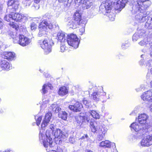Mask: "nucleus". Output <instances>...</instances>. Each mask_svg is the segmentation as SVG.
<instances>
[{
  "label": "nucleus",
  "instance_id": "4",
  "mask_svg": "<svg viewBox=\"0 0 152 152\" xmlns=\"http://www.w3.org/2000/svg\"><path fill=\"white\" fill-rule=\"evenodd\" d=\"M140 8L139 7L133 6L132 12L133 14H137L135 16V19L136 21L140 23L143 22L146 19L147 20V17L149 16H147V12L145 10H141L140 9Z\"/></svg>",
  "mask_w": 152,
  "mask_h": 152
},
{
  "label": "nucleus",
  "instance_id": "7",
  "mask_svg": "<svg viewBox=\"0 0 152 152\" xmlns=\"http://www.w3.org/2000/svg\"><path fill=\"white\" fill-rule=\"evenodd\" d=\"M66 41L69 45L76 48L78 47L80 40L75 34H72L68 35Z\"/></svg>",
  "mask_w": 152,
  "mask_h": 152
},
{
  "label": "nucleus",
  "instance_id": "5",
  "mask_svg": "<svg viewBox=\"0 0 152 152\" xmlns=\"http://www.w3.org/2000/svg\"><path fill=\"white\" fill-rule=\"evenodd\" d=\"M39 139L41 142H42L45 148L52 147L53 146V142L51 138L49 132L48 131L46 132V134L42 133L41 131L39 134Z\"/></svg>",
  "mask_w": 152,
  "mask_h": 152
},
{
  "label": "nucleus",
  "instance_id": "13",
  "mask_svg": "<svg viewBox=\"0 0 152 152\" xmlns=\"http://www.w3.org/2000/svg\"><path fill=\"white\" fill-rule=\"evenodd\" d=\"M75 3L81 4L83 9H86L90 8L92 5L93 0H75Z\"/></svg>",
  "mask_w": 152,
  "mask_h": 152
},
{
  "label": "nucleus",
  "instance_id": "15",
  "mask_svg": "<svg viewBox=\"0 0 152 152\" xmlns=\"http://www.w3.org/2000/svg\"><path fill=\"white\" fill-rule=\"evenodd\" d=\"M141 145L143 146L148 147L152 145V135L145 136L140 142Z\"/></svg>",
  "mask_w": 152,
  "mask_h": 152
},
{
  "label": "nucleus",
  "instance_id": "28",
  "mask_svg": "<svg viewBox=\"0 0 152 152\" xmlns=\"http://www.w3.org/2000/svg\"><path fill=\"white\" fill-rule=\"evenodd\" d=\"M48 88L51 89L53 88L51 84L48 83L44 84L42 87V93L43 94H45L47 93Z\"/></svg>",
  "mask_w": 152,
  "mask_h": 152
},
{
  "label": "nucleus",
  "instance_id": "31",
  "mask_svg": "<svg viewBox=\"0 0 152 152\" xmlns=\"http://www.w3.org/2000/svg\"><path fill=\"white\" fill-rule=\"evenodd\" d=\"M7 12L10 13V14L6 15L4 17V20L7 22H11V20H13L12 12H10L9 11H7Z\"/></svg>",
  "mask_w": 152,
  "mask_h": 152
},
{
  "label": "nucleus",
  "instance_id": "41",
  "mask_svg": "<svg viewBox=\"0 0 152 152\" xmlns=\"http://www.w3.org/2000/svg\"><path fill=\"white\" fill-rule=\"evenodd\" d=\"M86 23V21H84V22H83L84 25H83V27L80 29V32L81 33V35L85 31V28L84 26H85Z\"/></svg>",
  "mask_w": 152,
  "mask_h": 152
},
{
  "label": "nucleus",
  "instance_id": "42",
  "mask_svg": "<svg viewBox=\"0 0 152 152\" xmlns=\"http://www.w3.org/2000/svg\"><path fill=\"white\" fill-rule=\"evenodd\" d=\"M69 142L72 144H75L76 143L75 139L72 136L69 137Z\"/></svg>",
  "mask_w": 152,
  "mask_h": 152
},
{
  "label": "nucleus",
  "instance_id": "57",
  "mask_svg": "<svg viewBox=\"0 0 152 152\" xmlns=\"http://www.w3.org/2000/svg\"><path fill=\"white\" fill-rule=\"evenodd\" d=\"M40 0H34V2L36 3H38L40 1Z\"/></svg>",
  "mask_w": 152,
  "mask_h": 152
},
{
  "label": "nucleus",
  "instance_id": "54",
  "mask_svg": "<svg viewBox=\"0 0 152 152\" xmlns=\"http://www.w3.org/2000/svg\"><path fill=\"white\" fill-rule=\"evenodd\" d=\"M3 25V23L0 20V29H1L2 28Z\"/></svg>",
  "mask_w": 152,
  "mask_h": 152
},
{
  "label": "nucleus",
  "instance_id": "14",
  "mask_svg": "<svg viewBox=\"0 0 152 152\" xmlns=\"http://www.w3.org/2000/svg\"><path fill=\"white\" fill-rule=\"evenodd\" d=\"M72 104L69 106V108L73 111L77 112L80 111L83 108L82 105L79 102L74 101Z\"/></svg>",
  "mask_w": 152,
  "mask_h": 152
},
{
  "label": "nucleus",
  "instance_id": "51",
  "mask_svg": "<svg viewBox=\"0 0 152 152\" xmlns=\"http://www.w3.org/2000/svg\"><path fill=\"white\" fill-rule=\"evenodd\" d=\"M145 87V85L144 84H142L140 86V88L138 90H137V89H136V90L137 91H138L140 90L141 89H143Z\"/></svg>",
  "mask_w": 152,
  "mask_h": 152
},
{
  "label": "nucleus",
  "instance_id": "43",
  "mask_svg": "<svg viewBox=\"0 0 152 152\" xmlns=\"http://www.w3.org/2000/svg\"><path fill=\"white\" fill-rule=\"evenodd\" d=\"M56 104H53L50 107V108L53 111L55 112L56 111V107L57 106Z\"/></svg>",
  "mask_w": 152,
  "mask_h": 152
},
{
  "label": "nucleus",
  "instance_id": "1",
  "mask_svg": "<svg viewBox=\"0 0 152 152\" xmlns=\"http://www.w3.org/2000/svg\"><path fill=\"white\" fill-rule=\"evenodd\" d=\"M148 116L145 113L140 114L138 117L139 124L133 123L130 126L131 129H133L136 133L132 136V139L140 138L145 135L149 132L150 125L147 123Z\"/></svg>",
  "mask_w": 152,
  "mask_h": 152
},
{
  "label": "nucleus",
  "instance_id": "3",
  "mask_svg": "<svg viewBox=\"0 0 152 152\" xmlns=\"http://www.w3.org/2000/svg\"><path fill=\"white\" fill-rule=\"evenodd\" d=\"M92 132H96L99 134L100 140H102L104 137L107 130L105 125L101 123H96L91 121L90 123Z\"/></svg>",
  "mask_w": 152,
  "mask_h": 152
},
{
  "label": "nucleus",
  "instance_id": "37",
  "mask_svg": "<svg viewBox=\"0 0 152 152\" xmlns=\"http://www.w3.org/2000/svg\"><path fill=\"white\" fill-rule=\"evenodd\" d=\"M42 117L41 116L38 117L37 116H35V119L36 120L37 125L39 126L40 124L41 121L42 119Z\"/></svg>",
  "mask_w": 152,
  "mask_h": 152
},
{
  "label": "nucleus",
  "instance_id": "23",
  "mask_svg": "<svg viewBox=\"0 0 152 152\" xmlns=\"http://www.w3.org/2000/svg\"><path fill=\"white\" fill-rule=\"evenodd\" d=\"M57 38L58 42L61 43L65 42L66 39L64 33L62 31L59 32L57 35Z\"/></svg>",
  "mask_w": 152,
  "mask_h": 152
},
{
  "label": "nucleus",
  "instance_id": "48",
  "mask_svg": "<svg viewBox=\"0 0 152 152\" xmlns=\"http://www.w3.org/2000/svg\"><path fill=\"white\" fill-rule=\"evenodd\" d=\"M128 46V42L127 43H123L122 44L121 47L122 48H124L125 47H127Z\"/></svg>",
  "mask_w": 152,
  "mask_h": 152
},
{
  "label": "nucleus",
  "instance_id": "39",
  "mask_svg": "<svg viewBox=\"0 0 152 152\" xmlns=\"http://www.w3.org/2000/svg\"><path fill=\"white\" fill-rule=\"evenodd\" d=\"M23 3L24 6L26 7H29L31 4V2L29 0L25 1Z\"/></svg>",
  "mask_w": 152,
  "mask_h": 152
},
{
  "label": "nucleus",
  "instance_id": "58",
  "mask_svg": "<svg viewBox=\"0 0 152 152\" xmlns=\"http://www.w3.org/2000/svg\"><path fill=\"white\" fill-rule=\"evenodd\" d=\"M143 60H141L140 61V64L141 65H142L143 64Z\"/></svg>",
  "mask_w": 152,
  "mask_h": 152
},
{
  "label": "nucleus",
  "instance_id": "19",
  "mask_svg": "<svg viewBox=\"0 0 152 152\" xmlns=\"http://www.w3.org/2000/svg\"><path fill=\"white\" fill-rule=\"evenodd\" d=\"M52 116L51 113L49 112L46 114L44 120H43L41 124L42 128H44L47 126L49 123Z\"/></svg>",
  "mask_w": 152,
  "mask_h": 152
},
{
  "label": "nucleus",
  "instance_id": "2",
  "mask_svg": "<svg viewBox=\"0 0 152 152\" xmlns=\"http://www.w3.org/2000/svg\"><path fill=\"white\" fill-rule=\"evenodd\" d=\"M100 118L99 114L96 111L92 110L88 111V113H86L84 115H79L75 117L76 121L79 126H81L84 122H88L90 123L91 121H94V119L92 118L95 119H99Z\"/></svg>",
  "mask_w": 152,
  "mask_h": 152
},
{
  "label": "nucleus",
  "instance_id": "32",
  "mask_svg": "<svg viewBox=\"0 0 152 152\" xmlns=\"http://www.w3.org/2000/svg\"><path fill=\"white\" fill-rule=\"evenodd\" d=\"M72 20L69 21L67 26L69 28L74 29L76 28V26L78 25L76 22Z\"/></svg>",
  "mask_w": 152,
  "mask_h": 152
},
{
  "label": "nucleus",
  "instance_id": "30",
  "mask_svg": "<svg viewBox=\"0 0 152 152\" xmlns=\"http://www.w3.org/2000/svg\"><path fill=\"white\" fill-rule=\"evenodd\" d=\"M151 50L150 53L151 57L150 60L148 61L146 64V66L148 67H152V45L151 46ZM150 73L152 75V68L150 69Z\"/></svg>",
  "mask_w": 152,
  "mask_h": 152
},
{
  "label": "nucleus",
  "instance_id": "61",
  "mask_svg": "<svg viewBox=\"0 0 152 152\" xmlns=\"http://www.w3.org/2000/svg\"><path fill=\"white\" fill-rule=\"evenodd\" d=\"M2 5L0 4V11H1V10H2Z\"/></svg>",
  "mask_w": 152,
  "mask_h": 152
},
{
  "label": "nucleus",
  "instance_id": "27",
  "mask_svg": "<svg viewBox=\"0 0 152 152\" xmlns=\"http://www.w3.org/2000/svg\"><path fill=\"white\" fill-rule=\"evenodd\" d=\"M147 20L145 24V28L149 29H152V18L149 16L147 17Z\"/></svg>",
  "mask_w": 152,
  "mask_h": 152
},
{
  "label": "nucleus",
  "instance_id": "24",
  "mask_svg": "<svg viewBox=\"0 0 152 152\" xmlns=\"http://www.w3.org/2000/svg\"><path fill=\"white\" fill-rule=\"evenodd\" d=\"M15 54L13 52H5L3 58L4 59H7L9 60H12L15 57Z\"/></svg>",
  "mask_w": 152,
  "mask_h": 152
},
{
  "label": "nucleus",
  "instance_id": "6",
  "mask_svg": "<svg viewBox=\"0 0 152 152\" xmlns=\"http://www.w3.org/2000/svg\"><path fill=\"white\" fill-rule=\"evenodd\" d=\"M47 28L51 29L53 28V25L50 21L44 20L42 21L39 26V32L38 34L39 37L44 36L46 34Z\"/></svg>",
  "mask_w": 152,
  "mask_h": 152
},
{
  "label": "nucleus",
  "instance_id": "52",
  "mask_svg": "<svg viewBox=\"0 0 152 152\" xmlns=\"http://www.w3.org/2000/svg\"><path fill=\"white\" fill-rule=\"evenodd\" d=\"M69 0H65L64 2V6L65 7L68 6V1Z\"/></svg>",
  "mask_w": 152,
  "mask_h": 152
},
{
  "label": "nucleus",
  "instance_id": "26",
  "mask_svg": "<svg viewBox=\"0 0 152 152\" xmlns=\"http://www.w3.org/2000/svg\"><path fill=\"white\" fill-rule=\"evenodd\" d=\"M68 93V90L67 88L65 87H62L59 88L58 94L59 95L64 96L66 94Z\"/></svg>",
  "mask_w": 152,
  "mask_h": 152
},
{
  "label": "nucleus",
  "instance_id": "18",
  "mask_svg": "<svg viewBox=\"0 0 152 152\" xmlns=\"http://www.w3.org/2000/svg\"><path fill=\"white\" fill-rule=\"evenodd\" d=\"M27 19L26 17L23 15L19 13L12 12V19L15 21L20 22L23 19L26 20Z\"/></svg>",
  "mask_w": 152,
  "mask_h": 152
},
{
  "label": "nucleus",
  "instance_id": "62",
  "mask_svg": "<svg viewBox=\"0 0 152 152\" xmlns=\"http://www.w3.org/2000/svg\"><path fill=\"white\" fill-rule=\"evenodd\" d=\"M87 152H93L91 150H89L87 151Z\"/></svg>",
  "mask_w": 152,
  "mask_h": 152
},
{
  "label": "nucleus",
  "instance_id": "59",
  "mask_svg": "<svg viewBox=\"0 0 152 152\" xmlns=\"http://www.w3.org/2000/svg\"><path fill=\"white\" fill-rule=\"evenodd\" d=\"M150 111L152 112V104L151 105V106L150 107Z\"/></svg>",
  "mask_w": 152,
  "mask_h": 152
},
{
  "label": "nucleus",
  "instance_id": "25",
  "mask_svg": "<svg viewBox=\"0 0 152 152\" xmlns=\"http://www.w3.org/2000/svg\"><path fill=\"white\" fill-rule=\"evenodd\" d=\"M74 19L72 20H75L74 21L76 22L78 25L80 24L81 23H83V20L81 19V16L79 13L76 12L74 14Z\"/></svg>",
  "mask_w": 152,
  "mask_h": 152
},
{
  "label": "nucleus",
  "instance_id": "60",
  "mask_svg": "<svg viewBox=\"0 0 152 152\" xmlns=\"http://www.w3.org/2000/svg\"><path fill=\"white\" fill-rule=\"evenodd\" d=\"M48 152H57L56 151L54 150H51L49 151Z\"/></svg>",
  "mask_w": 152,
  "mask_h": 152
},
{
  "label": "nucleus",
  "instance_id": "22",
  "mask_svg": "<svg viewBox=\"0 0 152 152\" xmlns=\"http://www.w3.org/2000/svg\"><path fill=\"white\" fill-rule=\"evenodd\" d=\"M10 68V65L9 62L4 60H1L0 64V72L3 69L8 70Z\"/></svg>",
  "mask_w": 152,
  "mask_h": 152
},
{
  "label": "nucleus",
  "instance_id": "36",
  "mask_svg": "<svg viewBox=\"0 0 152 152\" xmlns=\"http://www.w3.org/2000/svg\"><path fill=\"white\" fill-rule=\"evenodd\" d=\"M65 42H63V43H61L60 47V51L61 52H64L65 50L66 47L65 46Z\"/></svg>",
  "mask_w": 152,
  "mask_h": 152
},
{
  "label": "nucleus",
  "instance_id": "34",
  "mask_svg": "<svg viewBox=\"0 0 152 152\" xmlns=\"http://www.w3.org/2000/svg\"><path fill=\"white\" fill-rule=\"evenodd\" d=\"M9 35L13 39V42L14 40L17 39V38L18 37V36H17L16 32H11L9 33Z\"/></svg>",
  "mask_w": 152,
  "mask_h": 152
},
{
  "label": "nucleus",
  "instance_id": "49",
  "mask_svg": "<svg viewBox=\"0 0 152 152\" xmlns=\"http://www.w3.org/2000/svg\"><path fill=\"white\" fill-rule=\"evenodd\" d=\"M55 126L53 124H51L50 126V128L51 129L52 131V133H53V131L55 130Z\"/></svg>",
  "mask_w": 152,
  "mask_h": 152
},
{
  "label": "nucleus",
  "instance_id": "55",
  "mask_svg": "<svg viewBox=\"0 0 152 152\" xmlns=\"http://www.w3.org/2000/svg\"><path fill=\"white\" fill-rule=\"evenodd\" d=\"M3 152H13L12 150L10 149H7Z\"/></svg>",
  "mask_w": 152,
  "mask_h": 152
},
{
  "label": "nucleus",
  "instance_id": "29",
  "mask_svg": "<svg viewBox=\"0 0 152 152\" xmlns=\"http://www.w3.org/2000/svg\"><path fill=\"white\" fill-rule=\"evenodd\" d=\"M99 146L104 148H110V142L109 141L107 140L103 141L100 143Z\"/></svg>",
  "mask_w": 152,
  "mask_h": 152
},
{
  "label": "nucleus",
  "instance_id": "11",
  "mask_svg": "<svg viewBox=\"0 0 152 152\" xmlns=\"http://www.w3.org/2000/svg\"><path fill=\"white\" fill-rule=\"evenodd\" d=\"M137 5L136 7H140V9L145 10L148 8L151 4V2L149 0H137Z\"/></svg>",
  "mask_w": 152,
  "mask_h": 152
},
{
  "label": "nucleus",
  "instance_id": "38",
  "mask_svg": "<svg viewBox=\"0 0 152 152\" xmlns=\"http://www.w3.org/2000/svg\"><path fill=\"white\" fill-rule=\"evenodd\" d=\"M146 40L147 39H145L143 40H142L139 42V45L142 46L146 45L148 43V42Z\"/></svg>",
  "mask_w": 152,
  "mask_h": 152
},
{
  "label": "nucleus",
  "instance_id": "47",
  "mask_svg": "<svg viewBox=\"0 0 152 152\" xmlns=\"http://www.w3.org/2000/svg\"><path fill=\"white\" fill-rule=\"evenodd\" d=\"M9 24L10 25H12V28H15L16 30H18V26L14 25L13 22L12 23V24H11L10 23Z\"/></svg>",
  "mask_w": 152,
  "mask_h": 152
},
{
  "label": "nucleus",
  "instance_id": "33",
  "mask_svg": "<svg viewBox=\"0 0 152 152\" xmlns=\"http://www.w3.org/2000/svg\"><path fill=\"white\" fill-rule=\"evenodd\" d=\"M58 116L63 120H66L67 119V113L65 111H61L59 113Z\"/></svg>",
  "mask_w": 152,
  "mask_h": 152
},
{
  "label": "nucleus",
  "instance_id": "45",
  "mask_svg": "<svg viewBox=\"0 0 152 152\" xmlns=\"http://www.w3.org/2000/svg\"><path fill=\"white\" fill-rule=\"evenodd\" d=\"M48 103V101H47L45 103L42 104L40 106L41 109H44L47 106V103Z\"/></svg>",
  "mask_w": 152,
  "mask_h": 152
},
{
  "label": "nucleus",
  "instance_id": "64",
  "mask_svg": "<svg viewBox=\"0 0 152 152\" xmlns=\"http://www.w3.org/2000/svg\"><path fill=\"white\" fill-rule=\"evenodd\" d=\"M143 56V55H142L141 56V57L142 58V56Z\"/></svg>",
  "mask_w": 152,
  "mask_h": 152
},
{
  "label": "nucleus",
  "instance_id": "9",
  "mask_svg": "<svg viewBox=\"0 0 152 152\" xmlns=\"http://www.w3.org/2000/svg\"><path fill=\"white\" fill-rule=\"evenodd\" d=\"M17 39L14 40V43H18L21 46H25L28 45L30 42L31 40L23 35L20 34Z\"/></svg>",
  "mask_w": 152,
  "mask_h": 152
},
{
  "label": "nucleus",
  "instance_id": "17",
  "mask_svg": "<svg viewBox=\"0 0 152 152\" xmlns=\"http://www.w3.org/2000/svg\"><path fill=\"white\" fill-rule=\"evenodd\" d=\"M101 90V91L94 92L92 94L93 99L95 101H99L101 99L102 95L103 96L106 95V93L103 92V88Z\"/></svg>",
  "mask_w": 152,
  "mask_h": 152
},
{
  "label": "nucleus",
  "instance_id": "8",
  "mask_svg": "<svg viewBox=\"0 0 152 152\" xmlns=\"http://www.w3.org/2000/svg\"><path fill=\"white\" fill-rule=\"evenodd\" d=\"M53 45L52 40L45 39L43 41L42 44H40V46L44 50L45 54H47L51 52L52 46Z\"/></svg>",
  "mask_w": 152,
  "mask_h": 152
},
{
  "label": "nucleus",
  "instance_id": "63",
  "mask_svg": "<svg viewBox=\"0 0 152 152\" xmlns=\"http://www.w3.org/2000/svg\"><path fill=\"white\" fill-rule=\"evenodd\" d=\"M149 75H150V73H148L147 74V77H148V76H149Z\"/></svg>",
  "mask_w": 152,
  "mask_h": 152
},
{
  "label": "nucleus",
  "instance_id": "50",
  "mask_svg": "<svg viewBox=\"0 0 152 152\" xmlns=\"http://www.w3.org/2000/svg\"><path fill=\"white\" fill-rule=\"evenodd\" d=\"M57 152H63V150L60 147H58L57 149Z\"/></svg>",
  "mask_w": 152,
  "mask_h": 152
},
{
  "label": "nucleus",
  "instance_id": "20",
  "mask_svg": "<svg viewBox=\"0 0 152 152\" xmlns=\"http://www.w3.org/2000/svg\"><path fill=\"white\" fill-rule=\"evenodd\" d=\"M134 0H119L116 2L117 7L120 9L123 8L125 6V4L127 2L132 3Z\"/></svg>",
  "mask_w": 152,
  "mask_h": 152
},
{
  "label": "nucleus",
  "instance_id": "44",
  "mask_svg": "<svg viewBox=\"0 0 152 152\" xmlns=\"http://www.w3.org/2000/svg\"><path fill=\"white\" fill-rule=\"evenodd\" d=\"M83 104L86 106L87 107H88L89 105V102L86 100L85 99H84L83 100Z\"/></svg>",
  "mask_w": 152,
  "mask_h": 152
},
{
  "label": "nucleus",
  "instance_id": "16",
  "mask_svg": "<svg viewBox=\"0 0 152 152\" xmlns=\"http://www.w3.org/2000/svg\"><path fill=\"white\" fill-rule=\"evenodd\" d=\"M141 98L144 101L152 102V89L150 90L143 93L141 96Z\"/></svg>",
  "mask_w": 152,
  "mask_h": 152
},
{
  "label": "nucleus",
  "instance_id": "56",
  "mask_svg": "<svg viewBox=\"0 0 152 152\" xmlns=\"http://www.w3.org/2000/svg\"><path fill=\"white\" fill-rule=\"evenodd\" d=\"M88 136L87 134H86L85 135V136H83L81 137V139H84L85 137H86V138H87L88 137Z\"/></svg>",
  "mask_w": 152,
  "mask_h": 152
},
{
  "label": "nucleus",
  "instance_id": "35",
  "mask_svg": "<svg viewBox=\"0 0 152 152\" xmlns=\"http://www.w3.org/2000/svg\"><path fill=\"white\" fill-rule=\"evenodd\" d=\"M110 10L109 12H110V14L109 15V18L110 20L111 21H113L115 19V14L112 12H110Z\"/></svg>",
  "mask_w": 152,
  "mask_h": 152
},
{
  "label": "nucleus",
  "instance_id": "21",
  "mask_svg": "<svg viewBox=\"0 0 152 152\" xmlns=\"http://www.w3.org/2000/svg\"><path fill=\"white\" fill-rule=\"evenodd\" d=\"M145 31L143 30H139L135 33L132 37V40L134 41H136L139 38H141L145 34Z\"/></svg>",
  "mask_w": 152,
  "mask_h": 152
},
{
  "label": "nucleus",
  "instance_id": "10",
  "mask_svg": "<svg viewBox=\"0 0 152 152\" xmlns=\"http://www.w3.org/2000/svg\"><path fill=\"white\" fill-rule=\"evenodd\" d=\"M7 4V10L10 12L16 11L18 9L19 2L18 0H9Z\"/></svg>",
  "mask_w": 152,
  "mask_h": 152
},
{
  "label": "nucleus",
  "instance_id": "40",
  "mask_svg": "<svg viewBox=\"0 0 152 152\" xmlns=\"http://www.w3.org/2000/svg\"><path fill=\"white\" fill-rule=\"evenodd\" d=\"M31 28L32 30H35L37 27V25L34 22H32L31 23Z\"/></svg>",
  "mask_w": 152,
  "mask_h": 152
},
{
  "label": "nucleus",
  "instance_id": "53",
  "mask_svg": "<svg viewBox=\"0 0 152 152\" xmlns=\"http://www.w3.org/2000/svg\"><path fill=\"white\" fill-rule=\"evenodd\" d=\"M56 111H55V112L56 113L59 112L61 110V108L60 107H58V106L56 107Z\"/></svg>",
  "mask_w": 152,
  "mask_h": 152
},
{
  "label": "nucleus",
  "instance_id": "12",
  "mask_svg": "<svg viewBox=\"0 0 152 152\" xmlns=\"http://www.w3.org/2000/svg\"><path fill=\"white\" fill-rule=\"evenodd\" d=\"M53 134L55 138L60 139L59 141L66 139L67 137V134H65L59 129H56L55 130H53Z\"/></svg>",
  "mask_w": 152,
  "mask_h": 152
},
{
  "label": "nucleus",
  "instance_id": "46",
  "mask_svg": "<svg viewBox=\"0 0 152 152\" xmlns=\"http://www.w3.org/2000/svg\"><path fill=\"white\" fill-rule=\"evenodd\" d=\"M33 5V7H34L36 10H38L39 8V5L37 4L38 3H35Z\"/></svg>",
  "mask_w": 152,
  "mask_h": 152
}]
</instances>
